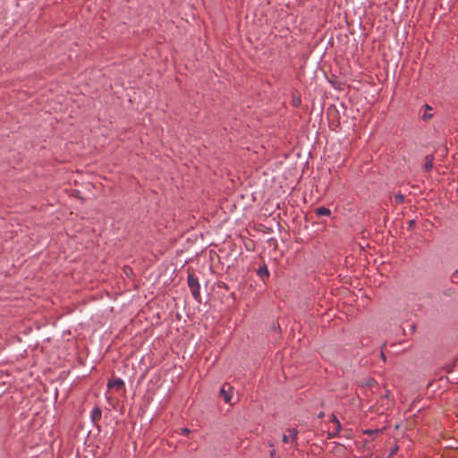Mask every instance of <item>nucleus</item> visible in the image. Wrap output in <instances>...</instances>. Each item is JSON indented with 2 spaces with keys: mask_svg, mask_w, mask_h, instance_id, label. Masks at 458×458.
<instances>
[{
  "mask_svg": "<svg viewBox=\"0 0 458 458\" xmlns=\"http://www.w3.org/2000/svg\"><path fill=\"white\" fill-rule=\"evenodd\" d=\"M452 278H453V281H455L456 283H458V268L453 274Z\"/></svg>",
  "mask_w": 458,
  "mask_h": 458,
  "instance_id": "11",
  "label": "nucleus"
},
{
  "mask_svg": "<svg viewBox=\"0 0 458 458\" xmlns=\"http://www.w3.org/2000/svg\"><path fill=\"white\" fill-rule=\"evenodd\" d=\"M102 411L99 408L96 407L91 411V420L96 422L101 419Z\"/></svg>",
  "mask_w": 458,
  "mask_h": 458,
  "instance_id": "7",
  "label": "nucleus"
},
{
  "mask_svg": "<svg viewBox=\"0 0 458 458\" xmlns=\"http://www.w3.org/2000/svg\"><path fill=\"white\" fill-rule=\"evenodd\" d=\"M431 117H432V114L428 113V112H426V113L422 115V119H423V120H428V119H429V118H431Z\"/></svg>",
  "mask_w": 458,
  "mask_h": 458,
  "instance_id": "12",
  "label": "nucleus"
},
{
  "mask_svg": "<svg viewBox=\"0 0 458 458\" xmlns=\"http://www.w3.org/2000/svg\"><path fill=\"white\" fill-rule=\"evenodd\" d=\"M318 417L319 419L323 418V417H324V412H323V411L319 412V413H318Z\"/></svg>",
  "mask_w": 458,
  "mask_h": 458,
  "instance_id": "15",
  "label": "nucleus"
},
{
  "mask_svg": "<svg viewBox=\"0 0 458 458\" xmlns=\"http://www.w3.org/2000/svg\"><path fill=\"white\" fill-rule=\"evenodd\" d=\"M381 357H382V359H383L384 360H386V356H385L384 352H381Z\"/></svg>",
  "mask_w": 458,
  "mask_h": 458,
  "instance_id": "16",
  "label": "nucleus"
},
{
  "mask_svg": "<svg viewBox=\"0 0 458 458\" xmlns=\"http://www.w3.org/2000/svg\"><path fill=\"white\" fill-rule=\"evenodd\" d=\"M258 275L262 278L268 277L269 272L267 267L266 266L260 267L258 270Z\"/></svg>",
  "mask_w": 458,
  "mask_h": 458,
  "instance_id": "9",
  "label": "nucleus"
},
{
  "mask_svg": "<svg viewBox=\"0 0 458 458\" xmlns=\"http://www.w3.org/2000/svg\"><path fill=\"white\" fill-rule=\"evenodd\" d=\"M331 421L335 425V432H329L328 433L329 438L336 437L342 428L340 421L334 414L331 415Z\"/></svg>",
  "mask_w": 458,
  "mask_h": 458,
  "instance_id": "4",
  "label": "nucleus"
},
{
  "mask_svg": "<svg viewBox=\"0 0 458 458\" xmlns=\"http://www.w3.org/2000/svg\"><path fill=\"white\" fill-rule=\"evenodd\" d=\"M270 458H277L276 455V450L272 449L269 454Z\"/></svg>",
  "mask_w": 458,
  "mask_h": 458,
  "instance_id": "13",
  "label": "nucleus"
},
{
  "mask_svg": "<svg viewBox=\"0 0 458 458\" xmlns=\"http://www.w3.org/2000/svg\"><path fill=\"white\" fill-rule=\"evenodd\" d=\"M433 161H434V156L433 155L426 156L425 163H424V170L426 172H429L433 168Z\"/></svg>",
  "mask_w": 458,
  "mask_h": 458,
  "instance_id": "6",
  "label": "nucleus"
},
{
  "mask_svg": "<svg viewBox=\"0 0 458 458\" xmlns=\"http://www.w3.org/2000/svg\"><path fill=\"white\" fill-rule=\"evenodd\" d=\"M182 435H188L190 433V429L184 428L181 429Z\"/></svg>",
  "mask_w": 458,
  "mask_h": 458,
  "instance_id": "14",
  "label": "nucleus"
},
{
  "mask_svg": "<svg viewBox=\"0 0 458 458\" xmlns=\"http://www.w3.org/2000/svg\"><path fill=\"white\" fill-rule=\"evenodd\" d=\"M403 200H404V196L403 195H402V194L395 195L394 201L396 203H402V202H403Z\"/></svg>",
  "mask_w": 458,
  "mask_h": 458,
  "instance_id": "10",
  "label": "nucleus"
},
{
  "mask_svg": "<svg viewBox=\"0 0 458 458\" xmlns=\"http://www.w3.org/2000/svg\"><path fill=\"white\" fill-rule=\"evenodd\" d=\"M188 284L192 292L193 296L197 298L199 295V284L198 279L195 278L193 276H189Z\"/></svg>",
  "mask_w": 458,
  "mask_h": 458,
  "instance_id": "1",
  "label": "nucleus"
},
{
  "mask_svg": "<svg viewBox=\"0 0 458 458\" xmlns=\"http://www.w3.org/2000/svg\"><path fill=\"white\" fill-rule=\"evenodd\" d=\"M233 388L230 386H223L220 389V394L226 403L231 404Z\"/></svg>",
  "mask_w": 458,
  "mask_h": 458,
  "instance_id": "3",
  "label": "nucleus"
},
{
  "mask_svg": "<svg viewBox=\"0 0 458 458\" xmlns=\"http://www.w3.org/2000/svg\"><path fill=\"white\" fill-rule=\"evenodd\" d=\"M428 110H431V107L429 106H426Z\"/></svg>",
  "mask_w": 458,
  "mask_h": 458,
  "instance_id": "17",
  "label": "nucleus"
},
{
  "mask_svg": "<svg viewBox=\"0 0 458 458\" xmlns=\"http://www.w3.org/2000/svg\"><path fill=\"white\" fill-rule=\"evenodd\" d=\"M108 388H116V389H123L124 388V382L121 378H115L114 380H111L107 383Z\"/></svg>",
  "mask_w": 458,
  "mask_h": 458,
  "instance_id": "5",
  "label": "nucleus"
},
{
  "mask_svg": "<svg viewBox=\"0 0 458 458\" xmlns=\"http://www.w3.org/2000/svg\"><path fill=\"white\" fill-rule=\"evenodd\" d=\"M316 214L319 216H329L331 214V211L329 208H326V207H319L316 209Z\"/></svg>",
  "mask_w": 458,
  "mask_h": 458,
  "instance_id": "8",
  "label": "nucleus"
},
{
  "mask_svg": "<svg viewBox=\"0 0 458 458\" xmlns=\"http://www.w3.org/2000/svg\"><path fill=\"white\" fill-rule=\"evenodd\" d=\"M298 435V430L296 428H287L286 433L283 436V442L284 443H289V442H295Z\"/></svg>",
  "mask_w": 458,
  "mask_h": 458,
  "instance_id": "2",
  "label": "nucleus"
}]
</instances>
